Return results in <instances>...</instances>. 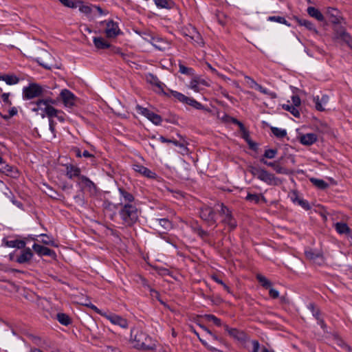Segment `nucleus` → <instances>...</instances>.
Instances as JSON below:
<instances>
[{
  "label": "nucleus",
  "instance_id": "obj_11",
  "mask_svg": "<svg viewBox=\"0 0 352 352\" xmlns=\"http://www.w3.org/2000/svg\"><path fill=\"white\" fill-rule=\"evenodd\" d=\"M43 91V89L37 84L32 83L25 87L23 89V98L30 100L39 96Z\"/></svg>",
  "mask_w": 352,
  "mask_h": 352
},
{
  "label": "nucleus",
  "instance_id": "obj_32",
  "mask_svg": "<svg viewBox=\"0 0 352 352\" xmlns=\"http://www.w3.org/2000/svg\"><path fill=\"white\" fill-rule=\"evenodd\" d=\"M157 7L166 9H171L174 5L171 0H154Z\"/></svg>",
  "mask_w": 352,
  "mask_h": 352
},
{
  "label": "nucleus",
  "instance_id": "obj_18",
  "mask_svg": "<svg viewBox=\"0 0 352 352\" xmlns=\"http://www.w3.org/2000/svg\"><path fill=\"white\" fill-rule=\"evenodd\" d=\"M299 142L305 146H311L314 144L318 140V136L316 133H309L300 135Z\"/></svg>",
  "mask_w": 352,
  "mask_h": 352
},
{
  "label": "nucleus",
  "instance_id": "obj_63",
  "mask_svg": "<svg viewBox=\"0 0 352 352\" xmlns=\"http://www.w3.org/2000/svg\"><path fill=\"white\" fill-rule=\"evenodd\" d=\"M196 78L198 80L201 87H209V84L204 79L201 78L199 76H196Z\"/></svg>",
  "mask_w": 352,
  "mask_h": 352
},
{
  "label": "nucleus",
  "instance_id": "obj_27",
  "mask_svg": "<svg viewBox=\"0 0 352 352\" xmlns=\"http://www.w3.org/2000/svg\"><path fill=\"white\" fill-rule=\"evenodd\" d=\"M5 245L12 248L22 249L25 247V242L21 240H10L6 241Z\"/></svg>",
  "mask_w": 352,
  "mask_h": 352
},
{
  "label": "nucleus",
  "instance_id": "obj_42",
  "mask_svg": "<svg viewBox=\"0 0 352 352\" xmlns=\"http://www.w3.org/2000/svg\"><path fill=\"white\" fill-rule=\"evenodd\" d=\"M38 236L42 238L41 240V243L45 244V245L56 246V244L55 243L54 239H52L51 237H50L49 236H47L45 234H41Z\"/></svg>",
  "mask_w": 352,
  "mask_h": 352
},
{
  "label": "nucleus",
  "instance_id": "obj_38",
  "mask_svg": "<svg viewBox=\"0 0 352 352\" xmlns=\"http://www.w3.org/2000/svg\"><path fill=\"white\" fill-rule=\"evenodd\" d=\"M271 131L272 133L278 138H283L287 135V131L285 129L272 126Z\"/></svg>",
  "mask_w": 352,
  "mask_h": 352
},
{
  "label": "nucleus",
  "instance_id": "obj_64",
  "mask_svg": "<svg viewBox=\"0 0 352 352\" xmlns=\"http://www.w3.org/2000/svg\"><path fill=\"white\" fill-rule=\"evenodd\" d=\"M291 200L294 203L297 204L298 202V200H300L301 198H300L297 194L296 192H293L292 194L290 196Z\"/></svg>",
  "mask_w": 352,
  "mask_h": 352
},
{
  "label": "nucleus",
  "instance_id": "obj_13",
  "mask_svg": "<svg viewBox=\"0 0 352 352\" xmlns=\"http://www.w3.org/2000/svg\"><path fill=\"white\" fill-rule=\"evenodd\" d=\"M118 196L120 199L119 204L120 206L126 205V204H131L135 203L133 195L124 187L118 188Z\"/></svg>",
  "mask_w": 352,
  "mask_h": 352
},
{
  "label": "nucleus",
  "instance_id": "obj_39",
  "mask_svg": "<svg viewBox=\"0 0 352 352\" xmlns=\"http://www.w3.org/2000/svg\"><path fill=\"white\" fill-rule=\"evenodd\" d=\"M179 72L183 74H186V75H188L190 76H195L194 69L192 68L187 67L184 66L183 64H182L181 63H179Z\"/></svg>",
  "mask_w": 352,
  "mask_h": 352
},
{
  "label": "nucleus",
  "instance_id": "obj_52",
  "mask_svg": "<svg viewBox=\"0 0 352 352\" xmlns=\"http://www.w3.org/2000/svg\"><path fill=\"white\" fill-rule=\"evenodd\" d=\"M160 225L166 230H169L172 228L171 222L167 219H158Z\"/></svg>",
  "mask_w": 352,
  "mask_h": 352
},
{
  "label": "nucleus",
  "instance_id": "obj_34",
  "mask_svg": "<svg viewBox=\"0 0 352 352\" xmlns=\"http://www.w3.org/2000/svg\"><path fill=\"white\" fill-rule=\"evenodd\" d=\"M297 22L300 25L305 26L309 30H311L315 32H317L314 23L307 19H298Z\"/></svg>",
  "mask_w": 352,
  "mask_h": 352
},
{
  "label": "nucleus",
  "instance_id": "obj_10",
  "mask_svg": "<svg viewBox=\"0 0 352 352\" xmlns=\"http://www.w3.org/2000/svg\"><path fill=\"white\" fill-rule=\"evenodd\" d=\"M60 99L66 108L71 109L76 106L78 98L75 95L67 89H63L60 94Z\"/></svg>",
  "mask_w": 352,
  "mask_h": 352
},
{
  "label": "nucleus",
  "instance_id": "obj_23",
  "mask_svg": "<svg viewBox=\"0 0 352 352\" xmlns=\"http://www.w3.org/2000/svg\"><path fill=\"white\" fill-rule=\"evenodd\" d=\"M334 228L336 232L340 234L349 235L351 232V230L344 222H337L334 224Z\"/></svg>",
  "mask_w": 352,
  "mask_h": 352
},
{
  "label": "nucleus",
  "instance_id": "obj_5",
  "mask_svg": "<svg viewBox=\"0 0 352 352\" xmlns=\"http://www.w3.org/2000/svg\"><path fill=\"white\" fill-rule=\"evenodd\" d=\"M171 95L180 102L188 104L196 109H204V106L192 98L188 97L177 91L170 90Z\"/></svg>",
  "mask_w": 352,
  "mask_h": 352
},
{
  "label": "nucleus",
  "instance_id": "obj_36",
  "mask_svg": "<svg viewBox=\"0 0 352 352\" xmlns=\"http://www.w3.org/2000/svg\"><path fill=\"white\" fill-rule=\"evenodd\" d=\"M247 201H253L255 204L258 203L261 199L265 201V197L261 195L258 194H251L248 193L245 197Z\"/></svg>",
  "mask_w": 352,
  "mask_h": 352
},
{
  "label": "nucleus",
  "instance_id": "obj_9",
  "mask_svg": "<svg viewBox=\"0 0 352 352\" xmlns=\"http://www.w3.org/2000/svg\"><path fill=\"white\" fill-rule=\"evenodd\" d=\"M145 78L146 82L153 86V89L156 93L165 96L167 95V94L164 91V87L166 85L162 82H161L156 76L148 73L146 75Z\"/></svg>",
  "mask_w": 352,
  "mask_h": 352
},
{
  "label": "nucleus",
  "instance_id": "obj_49",
  "mask_svg": "<svg viewBox=\"0 0 352 352\" xmlns=\"http://www.w3.org/2000/svg\"><path fill=\"white\" fill-rule=\"evenodd\" d=\"M245 82L248 85L250 88H254L258 89V87L261 85L258 84L253 78L250 76H245Z\"/></svg>",
  "mask_w": 352,
  "mask_h": 352
},
{
  "label": "nucleus",
  "instance_id": "obj_37",
  "mask_svg": "<svg viewBox=\"0 0 352 352\" xmlns=\"http://www.w3.org/2000/svg\"><path fill=\"white\" fill-rule=\"evenodd\" d=\"M256 279L259 283L266 289L270 288L272 285V283L266 277L261 274H257Z\"/></svg>",
  "mask_w": 352,
  "mask_h": 352
},
{
  "label": "nucleus",
  "instance_id": "obj_30",
  "mask_svg": "<svg viewBox=\"0 0 352 352\" xmlns=\"http://www.w3.org/2000/svg\"><path fill=\"white\" fill-rule=\"evenodd\" d=\"M309 181L314 186L320 190H324L329 187V184L321 179L311 177Z\"/></svg>",
  "mask_w": 352,
  "mask_h": 352
},
{
  "label": "nucleus",
  "instance_id": "obj_54",
  "mask_svg": "<svg viewBox=\"0 0 352 352\" xmlns=\"http://www.w3.org/2000/svg\"><path fill=\"white\" fill-rule=\"evenodd\" d=\"M274 170L278 174L287 175L289 173L287 168L280 166L278 163L276 164Z\"/></svg>",
  "mask_w": 352,
  "mask_h": 352
},
{
  "label": "nucleus",
  "instance_id": "obj_40",
  "mask_svg": "<svg viewBox=\"0 0 352 352\" xmlns=\"http://www.w3.org/2000/svg\"><path fill=\"white\" fill-rule=\"evenodd\" d=\"M48 118L51 119L56 118L60 122H64L65 120V114L63 111L55 109V112L52 113V114L49 116Z\"/></svg>",
  "mask_w": 352,
  "mask_h": 352
},
{
  "label": "nucleus",
  "instance_id": "obj_22",
  "mask_svg": "<svg viewBox=\"0 0 352 352\" xmlns=\"http://www.w3.org/2000/svg\"><path fill=\"white\" fill-rule=\"evenodd\" d=\"M314 102H315L316 109L318 111H323L325 110V106L329 102V96L322 95L320 98L319 96L314 97Z\"/></svg>",
  "mask_w": 352,
  "mask_h": 352
},
{
  "label": "nucleus",
  "instance_id": "obj_21",
  "mask_svg": "<svg viewBox=\"0 0 352 352\" xmlns=\"http://www.w3.org/2000/svg\"><path fill=\"white\" fill-rule=\"evenodd\" d=\"M225 330L228 333V334L232 338L243 341L245 340L246 336L243 331H239L236 329L229 328L228 325L224 326Z\"/></svg>",
  "mask_w": 352,
  "mask_h": 352
},
{
  "label": "nucleus",
  "instance_id": "obj_1",
  "mask_svg": "<svg viewBox=\"0 0 352 352\" xmlns=\"http://www.w3.org/2000/svg\"><path fill=\"white\" fill-rule=\"evenodd\" d=\"M130 342L133 347L139 350L152 351L156 349V342L141 330H131Z\"/></svg>",
  "mask_w": 352,
  "mask_h": 352
},
{
  "label": "nucleus",
  "instance_id": "obj_25",
  "mask_svg": "<svg viewBox=\"0 0 352 352\" xmlns=\"http://www.w3.org/2000/svg\"><path fill=\"white\" fill-rule=\"evenodd\" d=\"M1 170L2 173L14 178L19 176V172L16 168L8 164H6L4 166H3L1 168Z\"/></svg>",
  "mask_w": 352,
  "mask_h": 352
},
{
  "label": "nucleus",
  "instance_id": "obj_55",
  "mask_svg": "<svg viewBox=\"0 0 352 352\" xmlns=\"http://www.w3.org/2000/svg\"><path fill=\"white\" fill-rule=\"evenodd\" d=\"M140 36L142 38L146 41L147 42L151 43L153 41V38L155 37L153 35H152L150 32H144L140 34Z\"/></svg>",
  "mask_w": 352,
  "mask_h": 352
},
{
  "label": "nucleus",
  "instance_id": "obj_26",
  "mask_svg": "<svg viewBox=\"0 0 352 352\" xmlns=\"http://www.w3.org/2000/svg\"><path fill=\"white\" fill-rule=\"evenodd\" d=\"M307 13L309 16H311L313 18H315L318 21H323L324 19V16L319 11V10L316 9L314 7H308Z\"/></svg>",
  "mask_w": 352,
  "mask_h": 352
},
{
  "label": "nucleus",
  "instance_id": "obj_43",
  "mask_svg": "<svg viewBox=\"0 0 352 352\" xmlns=\"http://www.w3.org/2000/svg\"><path fill=\"white\" fill-rule=\"evenodd\" d=\"M121 34H122V32L119 28L118 23L111 21V38Z\"/></svg>",
  "mask_w": 352,
  "mask_h": 352
},
{
  "label": "nucleus",
  "instance_id": "obj_56",
  "mask_svg": "<svg viewBox=\"0 0 352 352\" xmlns=\"http://www.w3.org/2000/svg\"><path fill=\"white\" fill-rule=\"evenodd\" d=\"M299 206H300L303 209L308 210L311 208L309 202L301 198L300 200H298V202L297 203Z\"/></svg>",
  "mask_w": 352,
  "mask_h": 352
},
{
  "label": "nucleus",
  "instance_id": "obj_14",
  "mask_svg": "<svg viewBox=\"0 0 352 352\" xmlns=\"http://www.w3.org/2000/svg\"><path fill=\"white\" fill-rule=\"evenodd\" d=\"M220 208L219 213L223 217L222 222L228 225L230 229H234L236 226V222L232 218L231 212L223 204H220Z\"/></svg>",
  "mask_w": 352,
  "mask_h": 352
},
{
  "label": "nucleus",
  "instance_id": "obj_7",
  "mask_svg": "<svg viewBox=\"0 0 352 352\" xmlns=\"http://www.w3.org/2000/svg\"><path fill=\"white\" fill-rule=\"evenodd\" d=\"M66 170H67V176L69 179L79 177L80 184H82V185L89 186V187L94 185L93 182L91 181H90L89 179H87V177H83V176L80 177V170L79 168H78L75 166H73V165H69V166H67Z\"/></svg>",
  "mask_w": 352,
  "mask_h": 352
},
{
  "label": "nucleus",
  "instance_id": "obj_4",
  "mask_svg": "<svg viewBox=\"0 0 352 352\" xmlns=\"http://www.w3.org/2000/svg\"><path fill=\"white\" fill-rule=\"evenodd\" d=\"M77 8L79 11L85 14L87 17L94 19L104 14L103 10L98 6L85 4L78 1Z\"/></svg>",
  "mask_w": 352,
  "mask_h": 352
},
{
  "label": "nucleus",
  "instance_id": "obj_62",
  "mask_svg": "<svg viewBox=\"0 0 352 352\" xmlns=\"http://www.w3.org/2000/svg\"><path fill=\"white\" fill-rule=\"evenodd\" d=\"M252 352H258L259 348H260V344L257 340H252Z\"/></svg>",
  "mask_w": 352,
  "mask_h": 352
},
{
  "label": "nucleus",
  "instance_id": "obj_24",
  "mask_svg": "<svg viewBox=\"0 0 352 352\" xmlns=\"http://www.w3.org/2000/svg\"><path fill=\"white\" fill-rule=\"evenodd\" d=\"M0 80L4 81L8 85H14L19 82V78L14 74L0 75Z\"/></svg>",
  "mask_w": 352,
  "mask_h": 352
},
{
  "label": "nucleus",
  "instance_id": "obj_28",
  "mask_svg": "<svg viewBox=\"0 0 352 352\" xmlns=\"http://www.w3.org/2000/svg\"><path fill=\"white\" fill-rule=\"evenodd\" d=\"M282 108L284 110L290 112L296 118H299L300 116L298 109H297V107H296L295 106L291 104L289 100L287 101V104H283Z\"/></svg>",
  "mask_w": 352,
  "mask_h": 352
},
{
  "label": "nucleus",
  "instance_id": "obj_3",
  "mask_svg": "<svg viewBox=\"0 0 352 352\" xmlns=\"http://www.w3.org/2000/svg\"><path fill=\"white\" fill-rule=\"evenodd\" d=\"M52 103V100L43 99L38 100L34 104L32 110L43 118L45 116L49 117L52 113L55 112V108L50 105Z\"/></svg>",
  "mask_w": 352,
  "mask_h": 352
},
{
  "label": "nucleus",
  "instance_id": "obj_12",
  "mask_svg": "<svg viewBox=\"0 0 352 352\" xmlns=\"http://www.w3.org/2000/svg\"><path fill=\"white\" fill-rule=\"evenodd\" d=\"M136 109L138 112L144 116H145L148 120H149L151 122H152L155 125H160L161 124L162 122V117L156 114L155 113L150 111L149 109L142 107L140 105L136 106Z\"/></svg>",
  "mask_w": 352,
  "mask_h": 352
},
{
  "label": "nucleus",
  "instance_id": "obj_16",
  "mask_svg": "<svg viewBox=\"0 0 352 352\" xmlns=\"http://www.w3.org/2000/svg\"><path fill=\"white\" fill-rule=\"evenodd\" d=\"M133 169L140 175L144 176L148 179H155L157 175L148 168L140 164H135L133 165Z\"/></svg>",
  "mask_w": 352,
  "mask_h": 352
},
{
  "label": "nucleus",
  "instance_id": "obj_29",
  "mask_svg": "<svg viewBox=\"0 0 352 352\" xmlns=\"http://www.w3.org/2000/svg\"><path fill=\"white\" fill-rule=\"evenodd\" d=\"M151 43L153 47L160 51L166 50V43L162 38L155 36Z\"/></svg>",
  "mask_w": 352,
  "mask_h": 352
},
{
  "label": "nucleus",
  "instance_id": "obj_15",
  "mask_svg": "<svg viewBox=\"0 0 352 352\" xmlns=\"http://www.w3.org/2000/svg\"><path fill=\"white\" fill-rule=\"evenodd\" d=\"M188 33H185V35L188 37V41L192 43L201 46L204 44L203 38L201 34L197 31V30L191 26L188 30Z\"/></svg>",
  "mask_w": 352,
  "mask_h": 352
},
{
  "label": "nucleus",
  "instance_id": "obj_61",
  "mask_svg": "<svg viewBox=\"0 0 352 352\" xmlns=\"http://www.w3.org/2000/svg\"><path fill=\"white\" fill-rule=\"evenodd\" d=\"M269 293H270V296L272 298H277L278 296H279V292L278 290L274 289V288H270V291H269Z\"/></svg>",
  "mask_w": 352,
  "mask_h": 352
},
{
  "label": "nucleus",
  "instance_id": "obj_59",
  "mask_svg": "<svg viewBox=\"0 0 352 352\" xmlns=\"http://www.w3.org/2000/svg\"><path fill=\"white\" fill-rule=\"evenodd\" d=\"M305 256L306 257L309 259V260H314L317 256L318 255L316 254L312 250H306L305 252Z\"/></svg>",
  "mask_w": 352,
  "mask_h": 352
},
{
  "label": "nucleus",
  "instance_id": "obj_47",
  "mask_svg": "<svg viewBox=\"0 0 352 352\" xmlns=\"http://www.w3.org/2000/svg\"><path fill=\"white\" fill-rule=\"evenodd\" d=\"M257 90H258L260 92H261L263 94L269 96L271 98H276L277 97V95L275 92L270 91L267 89L262 87L261 85L258 87Z\"/></svg>",
  "mask_w": 352,
  "mask_h": 352
},
{
  "label": "nucleus",
  "instance_id": "obj_20",
  "mask_svg": "<svg viewBox=\"0 0 352 352\" xmlns=\"http://www.w3.org/2000/svg\"><path fill=\"white\" fill-rule=\"evenodd\" d=\"M111 324L124 329H126L129 326L127 320L117 314H111Z\"/></svg>",
  "mask_w": 352,
  "mask_h": 352
},
{
  "label": "nucleus",
  "instance_id": "obj_48",
  "mask_svg": "<svg viewBox=\"0 0 352 352\" xmlns=\"http://www.w3.org/2000/svg\"><path fill=\"white\" fill-rule=\"evenodd\" d=\"M8 115L1 116V118L4 120H8L10 118L17 115L18 109L15 107H10L8 110Z\"/></svg>",
  "mask_w": 352,
  "mask_h": 352
},
{
  "label": "nucleus",
  "instance_id": "obj_53",
  "mask_svg": "<svg viewBox=\"0 0 352 352\" xmlns=\"http://www.w3.org/2000/svg\"><path fill=\"white\" fill-rule=\"evenodd\" d=\"M291 98L292 103L290 104L297 107V109H298L301 104V100L300 97L297 95H293Z\"/></svg>",
  "mask_w": 352,
  "mask_h": 352
},
{
  "label": "nucleus",
  "instance_id": "obj_45",
  "mask_svg": "<svg viewBox=\"0 0 352 352\" xmlns=\"http://www.w3.org/2000/svg\"><path fill=\"white\" fill-rule=\"evenodd\" d=\"M206 320L212 322L217 327L221 326V321L219 318L212 314H206L204 316Z\"/></svg>",
  "mask_w": 352,
  "mask_h": 352
},
{
  "label": "nucleus",
  "instance_id": "obj_41",
  "mask_svg": "<svg viewBox=\"0 0 352 352\" xmlns=\"http://www.w3.org/2000/svg\"><path fill=\"white\" fill-rule=\"evenodd\" d=\"M267 20L269 21L276 22L282 24H285L287 26H290V24L288 23L287 21L283 16H270L268 17Z\"/></svg>",
  "mask_w": 352,
  "mask_h": 352
},
{
  "label": "nucleus",
  "instance_id": "obj_35",
  "mask_svg": "<svg viewBox=\"0 0 352 352\" xmlns=\"http://www.w3.org/2000/svg\"><path fill=\"white\" fill-rule=\"evenodd\" d=\"M188 88L193 90L195 92H200L203 87H201L196 76H194L190 81Z\"/></svg>",
  "mask_w": 352,
  "mask_h": 352
},
{
  "label": "nucleus",
  "instance_id": "obj_33",
  "mask_svg": "<svg viewBox=\"0 0 352 352\" xmlns=\"http://www.w3.org/2000/svg\"><path fill=\"white\" fill-rule=\"evenodd\" d=\"M56 319L63 325L67 326L71 324L72 320L68 315L64 313H58L56 315Z\"/></svg>",
  "mask_w": 352,
  "mask_h": 352
},
{
  "label": "nucleus",
  "instance_id": "obj_60",
  "mask_svg": "<svg viewBox=\"0 0 352 352\" xmlns=\"http://www.w3.org/2000/svg\"><path fill=\"white\" fill-rule=\"evenodd\" d=\"M340 38L342 39H343L345 42L346 43H349L351 41V36L350 35L346 32L345 31H343L340 33Z\"/></svg>",
  "mask_w": 352,
  "mask_h": 352
},
{
  "label": "nucleus",
  "instance_id": "obj_57",
  "mask_svg": "<svg viewBox=\"0 0 352 352\" xmlns=\"http://www.w3.org/2000/svg\"><path fill=\"white\" fill-rule=\"evenodd\" d=\"M262 169L263 168H261L251 167L250 173L253 175V176H254L255 177H256L258 179Z\"/></svg>",
  "mask_w": 352,
  "mask_h": 352
},
{
  "label": "nucleus",
  "instance_id": "obj_50",
  "mask_svg": "<svg viewBox=\"0 0 352 352\" xmlns=\"http://www.w3.org/2000/svg\"><path fill=\"white\" fill-rule=\"evenodd\" d=\"M65 6L72 8H77L78 1L59 0Z\"/></svg>",
  "mask_w": 352,
  "mask_h": 352
},
{
  "label": "nucleus",
  "instance_id": "obj_19",
  "mask_svg": "<svg viewBox=\"0 0 352 352\" xmlns=\"http://www.w3.org/2000/svg\"><path fill=\"white\" fill-rule=\"evenodd\" d=\"M32 248L34 250V252L38 255V256H53L55 255L54 251L50 250V248L43 246L41 245H38L37 243H34L32 245Z\"/></svg>",
  "mask_w": 352,
  "mask_h": 352
},
{
  "label": "nucleus",
  "instance_id": "obj_44",
  "mask_svg": "<svg viewBox=\"0 0 352 352\" xmlns=\"http://www.w3.org/2000/svg\"><path fill=\"white\" fill-rule=\"evenodd\" d=\"M9 98H10V93H3L1 95V99L3 101V109H6L11 106L12 102Z\"/></svg>",
  "mask_w": 352,
  "mask_h": 352
},
{
  "label": "nucleus",
  "instance_id": "obj_8",
  "mask_svg": "<svg viewBox=\"0 0 352 352\" xmlns=\"http://www.w3.org/2000/svg\"><path fill=\"white\" fill-rule=\"evenodd\" d=\"M200 217L206 221L208 226L217 225V221L215 219V213L211 207L208 206H204L200 208L199 212Z\"/></svg>",
  "mask_w": 352,
  "mask_h": 352
},
{
  "label": "nucleus",
  "instance_id": "obj_58",
  "mask_svg": "<svg viewBox=\"0 0 352 352\" xmlns=\"http://www.w3.org/2000/svg\"><path fill=\"white\" fill-rule=\"evenodd\" d=\"M207 67L211 71L212 73H213L214 74H216L219 76H220L221 78H222L223 79L226 80L228 78L226 77L225 76L222 75V74H220L217 70L216 69H214V67H212V65L209 63H207Z\"/></svg>",
  "mask_w": 352,
  "mask_h": 352
},
{
  "label": "nucleus",
  "instance_id": "obj_46",
  "mask_svg": "<svg viewBox=\"0 0 352 352\" xmlns=\"http://www.w3.org/2000/svg\"><path fill=\"white\" fill-rule=\"evenodd\" d=\"M278 153V151L276 149H267L265 151L263 156L264 159H273L276 157V154Z\"/></svg>",
  "mask_w": 352,
  "mask_h": 352
},
{
  "label": "nucleus",
  "instance_id": "obj_17",
  "mask_svg": "<svg viewBox=\"0 0 352 352\" xmlns=\"http://www.w3.org/2000/svg\"><path fill=\"white\" fill-rule=\"evenodd\" d=\"M258 179L268 185H276L278 184V179L275 175L263 168L261 171Z\"/></svg>",
  "mask_w": 352,
  "mask_h": 352
},
{
  "label": "nucleus",
  "instance_id": "obj_6",
  "mask_svg": "<svg viewBox=\"0 0 352 352\" xmlns=\"http://www.w3.org/2000/svg\"><path fill=\"white\" fill-rule=\"evenodd\" d=\"M16 252L10 254V259L20 264L28 263L33 256V253L29 248H22L20 254L16 255Z\"/></svg>",
  "mask_w": 352,
  "mask_h": 352
},
{
  "label": "nucleus",
  "instance_id": "obj_51",
  "mask_svg": "<svg viewBox=\"0 0 352 352\" xmlns=\"http://www.w3.org/2000/svg\"><path fill=\"white\" fill-rule=\"evenodd\" d=\"M171 143H173L175 146H178L180 148L179 152L182 154H185L187 153L188 148L183 143L179 142L177 140H172Z\"/></svg>",
  "mask_w": 352,
  "mask_h": 352
},
{
  "label": "nucleus",
  "instance_id": "obj_2",
  "mask_svg": "<svg viewBox=\"0 0 352 352\" xmlns=\"http://www.w3.org/2000/svg\"><path fill=\"white\" fill-rule=\"evenodd\" d=\"M120 210V215L125 224L131 226L138 219V210L135 204H131L122 206Z\"/></svg>",
  "mask_w": 352,
  "mask_h": 352
},
{
  "label": "nucleus",
  "instance_id": "obj_31",
  "mask_svg": "<svg viewBox=\"0 0 352 352\" xmlns=\"http://www.w3.org/2000/svg\"><path fill=\"white\" fill-rule=\"evenodd\" d=\"M94 43L96 47L99 50L106 49L109 47V44L102 37H94Z\"/></svg>",
  "mask_w": 352,
  "mask_h": 352
}]
</instances>
